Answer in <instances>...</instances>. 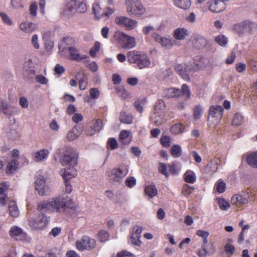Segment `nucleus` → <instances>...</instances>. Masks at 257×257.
<instances>
[{
	"label": "nucleus",
	"mask_w": 257,
	"mask_h": 257,
	"mask_svg": "<svg viewBox=\"0 0 257 257\" xmlns=\"http://www.w3.org/2000/svg\"><path fill=\"white\" fill-rule=\"evenodd\" d=\"M76 205L68 195L62 194L38 203L37 209L39 211L50 213L64 214L68 210H76Z\"/></svg>",
	"instance_id": "f257e3e1"
},
{
	"label": "nucleus",
	"mask_w": 257,
	"mask_h": 257,
	"mask_svg": "<svg viewBox=\"0 0 257 257\" xmlns=\"http://www.w3.org/2000/svg\"><path fill=\"white\" fill-rule=\"evenodd\" d=\"M128 173L127 165L122 164L118 167L112 169L107 172V176L110 181L113 183H120L122 179Z\"/></svg>",
	"instance_id": "f03ea898"
},
{
	"label": "nucleus",
	"mask_w": 257,
	"mask_h": 257,
	"mask_svg": "<svg viewBox=\"0 0 257 257\" xmlns=\"http://www.w3.org/2000/svg\"><path fill=\"white\" fill-rule=\"evenodd\" d=\"M198 68V65L194 62L178 64L175 67L179 74L186 81H189L190 79V76H192Z\"/></svg>",
	"instance_id": "7ed1b4c3"
},
{
	"label": "nucleus",
	"mask_w": 257,
	"mask_h": 257,
	"mask_svg": "<svg viewBox=\"0 0 257 257\" xmlns=\"http://www.w3.org/2000/svg\"><path fill=\"white\" fill-rule=\"evenodd\" d=\"M66 41L68 46L66 49L69 51L71 60L78 62L83 60L84 63L88 62L89 56L86 55L80 54L78 50L74 47L75 41L74 39L68 38L66 39Z\"/></svg>",
	"instance_id": "20e7f679"
},
{
	"label": "nucleus",
	"mask_w": 257,
	"mask_h": 257,
	"mask_svg": "<svg viewBox=\"0 0 257 257\" xmlns=\"http://www.w3.org/2000/svg\"><path fill=\"white\" fill-rule=\"evenodd\" d=\"M114 37L117 42L123 48L130 49L136 46V39L119 31L115 32Z\"/></svg>",
	"instance_id": "39448f33"
},
{
	"label": "nucleus",
	"mask_w": 257,
	"mask_h": 257,
	"mask_svg": "<svg viewBox=\"0 0 257 257\" xmlns=\"http://www.w3.org/2000/svg\"><path fill=\"white\" fill-rule=\"evenodd\" d=\"M88 9L85 0H66L65 10L71 13H85Z\"/></svg>",
	"instance_id": "423d86ee"
},
{
	"label": "nucleus",
	"mask_w": 257,
	"mask_h": 257,
	"mask_svg": "<svg viewBox=\"0 0 257 257\" xmlns=\"http://www.w3.org/2000/svg\"><path fill=\"white\" fill-rule=\"evenodd\" d=\"M256 27L255 23L246 20L234 24L233 26V30L239 36L242 37L247 33L252 34Z\"/></svg>",
	"instance_id": "0eeeda50"
},
{
	"label": "nucleus",
	"mask_w": 257,
	"mask_h": 257,
	"mask_svg": "<svg viewBox=\"0 0 257 257\" xmlns=\"http://www.w3.org/2000/svg\"><path fill=\"white\" fill-rule=\"evenodd\" d=\"M64 154L60 158L62 166H75L77 163V158L73 148L67 147L64 148Z\"/></svg>",
	"instance_id": "6e6552de"
},
{
	"label": "nucleus",
	"mask_w": 257,
	"mask_h": 257,
	"mask_svg": "<svg viewBox=\"0 0 257 257\" xmlns=\"http://www.w3.org/2000/svg\"><path fill=\"white\" fill-rule=\"evenodd\" d=\"M48 223L47 217L44 213H40L38 216H33L29 219L30 226L34 230L42 229L46 227Z\"/></svg>",
	"instance_id": "1a4fd4ad"
},
{
	"label": "nucleus",
	"mask_w": 257,
	"mask_h": 257,
	"mask_svg": "<svg viewBox=\"0 0 257 257\" xmlns=\"http://www.w3.org/2000/svg\"><path fill=\"white\" fill-rule=\"evenodd\" d=\"M126 10L128 13L141 16L145 12V9L139 0H126Z\"/></svg>",
	"instance_id": "9d476101"
},
{
	"label": "nucleus",
	"mask_w": 257,
	"mask_h": 257,
	"mask_svg": "<svg viewBox=\"0 0 257 257\" xmlns=\"http://www.w3.org/2000/svg\"><path fill=\"white\" fill-rule=\"evenodd\" d=\"M95 240L88 236H83L76 242V246L80 251L91 250L95 247Z\"/></svg>",
	"instance_id": "9b49d317"
},
{
	"label": "nucleus",
	"mask_w": 257,
	"mask_h": 257,
	"mask_svg": "<svg viewBox=\"0 0 257 257\" xmlns=\"http://www.w3.org/2000/svg\"><path fill=\"white\" fill-rule=\"evenodd\" d=\"M152 37L157 43L167 49H171L175 42L171 37L162 36L157 32H153L152 34Z\"/></svg>",
	"instance_id": "f8f14e48"
},
{
	"label": "nucleus",
	"mask_w": 257,
	"mask_h": 257,
	"mask_svg": "<svg viewBox=\"0 0 257 257\" xmlns=\"http://www.w3.org/2000/svg\"><path fill=\"white\" fill-rule=\"evenodd\" d=\"M223 107L220 105H211L209 110V118L212 119L211 121L214 125H217L222 118Z\"/></svg>",
	"instance_id": "ddd939ff"
},
{
	"label": "nucleus",
	"mask_w": 257,
	"mask_h": 257,
	"mask_svg": "<svg viewBox=\"0 0 257 257\" xmlns=\"http://www.w3.org/2000/svg\"><path fill=\"white\" fill-rule=\"evenodd\" d=\"M115 22L117 25L124 27L127 30L135 29L137 24L136 20L123 16L116 17Z\"/></svg>",
	"instance_id": "4468645a"
},
{
	"label": "nucleus",
	"mask_w": 257,
	"mask_h": 257,
	"mask_svg": "<svg viewBox=\"0 0 257 257\" xmlns=\"http://www.w3.org/2000/svg\"><path fill=\"white\" fill-rule=\"evenodd\" d=\"M249 196L247 193L242 192L234 195L231 198V203L238 207L247 204L249 202Z\"/></svg>",
	"instance_id": "2eb2a0df"
},
{
	"label": "nucleus",
	"mask_w": 257,
	"mask_h": 257,
	"mask_svg": "<svg viewBox=\"0 0 257 257\" xmlns=\"http://www.w3.org/2000/svg\"><path fill=\"white\" fill-rule=\"evenodd\" d=\"M9 235L15 240H21L26 238L27 234L20 227L14 225L11 227Z\"/></svg>",
	"instance_id": "dca6fc26"
},
{
	"label": "nucleus",
	"mask_w": 257,
	"mask_h": 257,
	"mask_svg": "<svg viewBox=\"0 0 257 257\" xmlns=\"http://www.w3.org/2000/svg\"><path fill=\"white\" fill-rule=\"evenodd\" d=\"M142 232V227L139 226H135L131 233L130 241L136 246H140L141 245L140 238Z\"/></svg>",
	"instance_id": "f3484780"
},
{
	"label": "nucleus",
	"mask_w": 257,
	"mask_h": 257,
	"mask_svg": "<svg viewBox=\"0 0 257 257\" xmlns=\"http://www.w3.org/2000/svg\"><path fill=\"white\" fill-rule=\"evenodd\" d=\"M35 189L41 196L45 194L46 192L48 190V187L46 183V179L44 177H38L35 181Z\"/></svg>",
	"instance_id": "a211bd4d"
},
{
	"label": "nucleus",
	"mask_w": 257,
	"mask_h": 257,
	"mask_svg": "<svg viewBox=\"0 0 257 257\" xmlns=\"http://www.w3.org/2000/svg\"><path fill=\"white\" fill-rule=\"evenodd\" d=\"M225 2L223 0L215 1L209 6V10L213 13H220L225 9Z\"/></svg>",
	"instance_id": "6ab92c4d"
},
{
	"label": "nucleus",
	"mask_w": 257,
	"mask_h": 257,
	"mask_svg": "<svg viewBox=\"0 0 257 257\" xmlns=\"http://www.w3.org/2000/svg\"><path fill=\"white\" fill-rule=\"evenodd\" d=\"M102 128V122L99 119L94 120L91 122L90 128L87 130L88 135L91 136L97 132H99Z\"/></svg>",
	"instance_id": "aec40b11"
},
{
	"label": "nucleus",
	"mask_w": 257,
	"mask_h": 257,
	"mask_svg": "<svg viewBox=\"0 0 257 257\" xmlns=\"http://www.w3.org/2000/svg\"><path fill=\"white\" fill-rule=\"evenodd\" d=\"M50 152L47 149H41L34 155V160L36 162H43L47 160Z\"/></svg>",
	"instance_id": "412c9836"
},
{
	"label": "nucleus",
	"mask_w": 257,
	"mask_h": 257,
	"mask_svg": "<svg viewBox=\"0 0 257 257\" xmlns=\"http://www.w3.org/2000/svg\"><path fill=\"white\" fill-rule=\"evenodd\" d=\"M151 64L150 59L148 55L145 53H142L137 64L138 68L141 69L149 68L151 66Z\"/></svg>",
	"instance_id": "4be33fe9"
},
{
	"label": "nucleus",
	"mask_w": 257,
	"mask_h": 257,
	"mask_svg": "<svg viewBox=\"0 0 257 257\" xmlns=\"http://www.w3.org/2000/svg\"><path fill=\"white\" fill-rule=\"evenodd\" d=\"M37 28V25L27 21L22 22L19 25L20 29L26 33H32Z\"/></svg>",
	"instance_id": "5701e85b"
},
{
	"label": "nucleus",
	"mask_w": 257,
	"mask_h": 257,
	"mask_svg": "<svg viewBox=\"0 0 257 257\" xmlns=\"http://www.w3.org/2000/svg\"><path fill=\"white\" fill-rule=\"evenodd\" d=\"M103 10L99 2H95L92 5V11L96 20L103 18Z\"/></svg>",
	"instance_id": "b1692460"
},
{
	"label": "nucleus",
	"mask_w": 257,
	"mask_h": 257,
	"mask_svg": "<svg viewBox=\"0 0 257 257\" xmlns=\"http://www.w3.org/2000/svg\"><path fill=\"white\" fill-rule=\"evenodd\" d=\"M142 53L137 51H131L127 53V59L131 64H137Z\"/></svg>",
	"instance_id": "393cba45"
},
{
	"label": "nucleus",
	"mask_w": 257,
	"mask_h": 257,
	"mask_svg": "<svg viewBox=\"0 0 257 257\" xmlns=\"http://www.w3.org/2000/svg\"><path fill=\"white\" fill-rule=\"evenodd\" d=\"M82 129L80 126L78 125L73 127L67 135V139L72 141L77 139L81 134Z\"/></svg>",
	"instance_id": "a878e982"
},
{
	"label": "nucleus",
	"mask_w": 257,
	"mask_h": 257,
	"mask_svg": "<svg viewBox=\"0 0 257 257\" xmlns=\"http://www.w3.org/2000/svg\"><path fill=\"white\" fill-rule=\"evenodd\" d=\"M14 107L9 105L7 102L1 100L0 101V110L5 115H11L14 113Z\"/></svg>",
	"instance_id": "bb28decb"
},
{
	"label": "nucleus",
	"mask_w": 257,
	"mask_h": 257,
	"mask_svg": "<svg viewBox=\"0 0 257 257\" xmlns=\"http://www.w3.org/2000/svg\"><path fill=\"white\" fill-rule=\"evenodd\" d=\"M188 35V31L184 28H178L174 30L173 33L174 38L178 40H184Z\"/></svg>",
	"instance_id": "cd10ccee"
},
{
	"label": "nucleus",
	"mask_w": 257,
	"mask_h": 257,
	"mask_svg": "<svg viewBox=\"0 0 257 257\" xmlns=\"http://www.w3.org/2000/svg\"><path fill=\"white\" fill-rule=\"evenodd\" d=\"M77 175V171L74 166H70L65 168L62 177L64 181H69L70 179Z\"/></svg>",
	"instance_id": "c85d7f7f"
},
{
	"label": "nucleus",
	"mask_w": 257,
	"mask_h": 257,
	"mask_svg": "<svg viewBox=\"0 0 257 257\" xmlns=\"http://www.w3.org/2000/svg\"><path fill=\"white\" fill-rule=\"evenodd\" d=\"M174 5L183 10H187L191 6V0H173Z\"/></svg>",
	"instance_id": "c756f323"
},
{
	"label": "nucleus",
	"mask_w": 257,
	"mask_h": 257,
	"mask_svg": "<svg viewBox=\"0 0 257 257\" xmlns=\"http://www.w3.org/2000/svg\"><path fill=\"white\" fill-rule=\"evenodd\" d=\"M181 90L175 88H169L164 90L163 95L167 98L176 97L181 96Z\"/></svg>",
	"instance_id": "7c9ffc66"
},
{
	"label": "nucleus",
	"mask_w": 257,
	"mask_h": 257,
	"mask_svg": "<svg viewBox=\"0 0 257 257\" xmlns=\"http://www.w3.org/2000/svg\"><path fill=\"white\" fill-rule=\"evenodd\" d=\"M164 112H155L152 115L150 120L152 123L155 124L156 125L161 124L164 121Z\"/></svg>",
	"instance_id": "2f4dec72"
},
{
	"label": "nucleus",
	"mask_w": 257,
	"mask_h": 257,
	"mask_svg": "<svg viewBox=\"0 0 257 257\" xmlns=\"http://www.w3.org/2000/svg\"><path fill=\"white\" fill-rule=\"evenodd\" d=\"M76 78L78 79L79 89L84 90L87 86V78L83 73L79 72L76 75Z\"/></svg>",
	"instance_id": "473e14b6"
},
{
	"label": "nucleus",
	"mask_w": 257,
	"mask_h": 257,
	"mask_svg": "<svg viewBox=\"0 0 257 257\" xmlns=\"http://www.w3.org/2000/svg\"><path fill=\"white\" fill-rule=\"evenodd\" d=\"M10 214L13 217H17L19 215V210L15 201H10L9 203Z\"/></svg>",
	"instance_id": "72a5a7b5"
},
{
	"label": "nucleus",
	"mask_w": 257,
	"mask_h": 257,
	"mask_svg": "<svg viewBox=\"0 0 257 257\" xmlns=\"http://www.w3.org/2000/svg\"><path fill=\"white\" fill-rule=\"evenodd\" d=\"M246 161L250 166L257 168V151L248 155L246 158Z\"/></svg>",
	"instance_id": "f704fd0d"
},
{
	"label": "nucleus",
	"mask_w": 257,
	"mask_h": 257,
	"mask_svg": "<svg viewBox=\"0 0 257 257\" xmlns=\"http://www.w3.org/2000/svg\"><path fill=\"white\" fill-rule=\"evenodd\" d=\"M185 181L186 183L193 184L196 180L195 173L191 170H187L184 175Z\"/></svg>",
	"instance_id": "c9c22d12"
},
{
	"label": "nucleus",
	"mask_w": 257,
	"mask_h": 257,
	"mask_svg": "<svg viewBox=\"0 0 257 257\" xmlns=\"http://www.w3.org/2000/svg\"><path fill=\"white\" fill-rule=\"evenodd\" d=\"M170 153L173 158H179L182 154L181 147L179 145H173L170 150Z\"/></svg>",
	"instance_id": "e433bc0d"
},
{
	"label": "nucleus",
	"mask_w": 257,
	"mask_h": 257,
	"mask_svg": "<svg viewBox=\"0 0 257 257\" xmlns=\"http://www.w3.org/2000/svg\"><path fill=\"white\" fill-rule=\"evenodd\" d=\"M24 69L26 71V75L33 74L35 73V70L33 67V63L31 59H29L24 64Z\"/></svg>",
	"instance_id": "4c0bfd02"
},
{
	"label": "nucleus",
	"mask_w": 257,
	"mask_h": 257,
	"mask_svg": "<svg viewBox=\"0 0 257 257\" xmlns=\"http://www.w3.org/2000/svg\"><path fill=\"white\" fill-rule=\"evenodd\" d=\"M145 192L146 195L153 198L157 194L158 190L154 184H151L146 186Z\"/></svg>",
	"instance_id": "58836bf2"
},
{
	"label": "nucleus",
	"mask_w": 257,
	"mask_h": 257,
	"mask_svg": "<svg viewBox=\"0 0 257 257\" xmlns=\"http://www.w3.org/2000/svg\"><path fill=\"white\" fill-rule=\"evenodd\" d=\"M89 96H87L86 101L89 102L91 99H97L100 95V92L96 88H91L89 89Z\"/></svg>",
	"instance_id": "ea45409f"
},
{
	"label": "nucleus",
	"mask_w": 257,
	"mask_h": 257,
	"mask_svg": "<svg viewBox=\"0 0 257 257\" xmlns=\"http://www.w3.org/2000/svg\"><path fill=\"white\" fill-rule=\"evenodd\" d=\"M147 102L146 98H139L136 100L135 102V106L136 109L140 112L143 111V106L145 105Z\"/></svg>",
	"instance_id": "a19ab883"
},
{
	"label": "nucleus",
	"mask_w": 257,
	"mask_h": 257,
	"mask_svg": "<svg viewBox=\"0 0 257 257\" xmlns=\"http://www.w3.org/2000/svg\"><path fill=\"white\" fill-rule=\"evenodd\" d=\"M19 166L18 162L16 160H13L9 162L7 166L6 171L7 173H12L14 172L18 168Z\"/></svg>",
	"instance_id": "79ce46f5"
},
{
	"label": "nucleus",
	"mask_w": 257,
	"mask_h": 257,
	"mask_svg": "<svg viewBox=\"0 0 257 257\" xmlns=\"http://www.w3.org/2000/svg\"><path fill=\"white\" fill-rule=\"evenodd\" d=\"M184 126L181 123H177L170 128V132L174 135H178L184 131Z\"/></svg>",
	"instance_id": "37998d69"
},
{
	"label": "nucleus",
	"mask_w": 257,
	"mask_h": 257,
	"mask_svg": "<svg viewBox=\"0 0 257 257\" xmlns=\"http://www.w3.org/2000/svg\"><path fill=\"white\" fill-rule=\"evenodd\" d=\"M120 119L123 123L131 124L133 122V117L131 114L122 112L120 114Z\"/></svg>",
	"instance_id": "c03bdc74"
},
{
	"label": "nucleus",
	"mask_w": 257,
	"mask_h": 257,
	"mask_svg": "<svg viewBox=\"0 0 257 257\" xmlns=\"http://www.w3.org/2000/svg\"><path fill=\"white\" fill-rule=\"evenodd\" d=\"M194 40L197 42V43H199L198 45H197L196 44H195L196 47H198V48L205 46L208 43L206 39L201 35H196L195 37Z\"/></svg>",
	"instance_id": "a18cd8bd"
},
{
	"label": "nucleus",
	"mask_w": 257,
	"mask_h": 257,
	"mask_svg": "<svg viewBox=\"0 0 257 257\" xmlns=\"http://www.w3.org/2000/svg\"><path fill=\"white\" fill-rule=\"evenodd\" d=\"M244 120V117L240 113H236L233 117L232 124L235 126H238L240 125Z\"/></svg>",
	"instance_id": "49530a36"
},
{
	"label": "nucleus",
	"mask_w": 257,
	"mask_h": 257,
	"mask_svg": "<svg viewBox=\"0 0 257 257\" xmlns=\"http://www.w3.org/2000/svg\"><path fill=\"white\" fill-rule=\"evenodd\" d=\"M165 107V103L162 99L158 100L154 106V112H164L163 109Z\"/></svg>",
	"instance_id": "de8ad7c7"
},
{
	"label": "nucleus",
	"mask_w": 257,
	"mask_h": 257,
	"mask_svg": "<svg viewBox=\"0 0 257 257\" xmlns=\"http://www.w3.org/2000/svg\"><path fill=\"white\" fill-rule=\"evenodd\" d=\"M214 250V248L206 247L205 245H202V248L198 251V255L201 257H205Z\"/></svg>",
	"instance_id": "09e8293b"
},
{
	"label": "nucleus",
	"mask_w": 257,
	"mask_h": 257,
	"mask_svg": "<svg viewBox=\"0 0 257 257\" xmlns=\"http://www.w3.org/2000/svg\"><path fill=\"white\" fill-rule=\"evenodd\" d=\"M203 111V107L200 105L196 106L194 109L193 112L194 118L195 119H199L202 115Z\"/></svg>",
	"instance_id": "8fccbe9b"
},
{
	"label": "nucleus",
	"mask_w": 257,
	"mask_h": 257,
	"mask_svg": "<svg viewBox=\"0 0 257 257\" xmlns=\"http://www.w3.org/2000/svg\"><path fill=\"white\" fill-rule=\"evenodd\" d=\"M215 40L220 46L223 47L225 46L228 42L227 37L223 35H220L216 37Z\"/></svg>",
	"instance_id": "3c124183"
},
{
	"label": "nucleus",
	"mask_w": 257,
	"mask_h": 257,
	"mask_svg": "<svg viewBox=\"0 0 257 257\" xmlns=\"http://www.w3.org/2000/svg\"><path fill=\"white\" fill-rule=\"evenodd\" d=\"M218 203L220 208L222 210H227L230 207L229 203L223 198H218Z\"/></svg>",
	"instance_id": "603ef678"
},
{
	"label": "nucleus",
	"mask_w": 257,
	"mask_h": 257,
	"mask_svg": "<svg viewBox=\"0 0 257 257\" xmlns=\"http://www.w3.org/2000/svg\"><path fill=\"white\" fill-rule=\"evenodd\" d=\"M216 190L219 193H223L226 189V184L221 180H219L215 185Z\"/></svg>",
	"instance_id": "864d4df0"
},
{
	"label": "nucleus",
	"mask_w": 257,
	"mask_h": 257,
	"mask_svg": "<svg viewBox=\"0 0 257 257\" xmlns=\"http://www.w3.org/2000/svg\"><path fill=\"white\" fill-rule=\"evenodd\" d=\"M0 16L3 21V22L8 25L12 26L13 24V21L9 17V16L4 12H1L0 13Z\"/></svg>",
	"instance_id": "5fc2aeb1"
},
{
	"label": "nucleus",
	"mask_w": 257,
	"mask_h": 257,
	"mask_svg": "<svg viewBox=\"0 0 257 257\" xmlns=\"http://www.w3.org/2000/svg\"><path fill=\"white\" fill-rule=\"evenodd\" d=\"M167 166L165 164L162 163L159 164V172L166 177H168L170 175L169 173L167 172Z\"/></svg>",
	"instance_id": "6e6d98bb"
},
{
	"label": "nucleus",
	"mask_w": 257,
	"mask_h": 257,
	"mask_svg": "<svg viewBox=\"0 0 257 257\" xmlns=\"http://www.w3.org/2000/svg\"><path fill=\"white\" fill-rule=\"evenodd\" d=\"M100 43L99 42H95L94 46L90 49L89 53L91 56L94 57L96 54L99 51L100 48Z\"/></svg>",
	"instance_id": "4d7b16f0"
},
{
	"label": "nucleus",
	"mask_w": 257,
	"mask_h": 257,
	"mask_svg": "<svg viewBox=\"0 0 257 257\" xmlns=\"http://www.w3.org/2000/svg\"><path fill=\"white\" fill-rule=\"evenodd\" d=\"M130 133L128 131L126 130H123L121 131L119 134V139L123 144H127L130 143V141L128 142H125V140L128 138Z\"/></svg>",
	"instance_id": "13d9d810"
},
{
	"label": "nucleus",
	"mask_w": 257,
	"mask_h": 257,
	"mask_svg": "<svg viewBox=\"0 0 257 257\" xmlns=\"http://www.w3.org/2000/svg\"><path fill=\"white\" fill-rule=\"evenodd\" d=\"M160 142L164 147L168 148L171 145V138L167 136H162L160 139Z\"/></svg>",
	"instance_id": "bf43d9fd"
},
{
	"label": "nucleus",
	"mask_w": 257,
	"mask_h": 257,
	"mask_svg": "<svg viewBox=\"0 0 257 257\" xmlns=\"http://www.w3.org/2000/svg\"><path fill=\"white\" fill-rule=\"evenodd\" d=\"M125 183L126 186L132 188L136 185L137 180L134 177H128L125 180Z\"/></svg>",
	"instance_id": "052dcab7"
},
{
	"label": "nucleus",
	"mask_w": 257,
	"mask_h": 257,
	"mask_svg": "<svg viewBox=\"0 0 257 257\" xmlns=\"http://www.w3.org/2000/svg\"><path fill=\"white\" fill-rule=\"evenodd\" d=\"M109 235L105 230H100L98 233L99 240L101 242H105L109 238Z\"/></svg>",
	"instance_id": "680f3d73"
},
{
	"label": "nucleus",
	"mask_w": 257,
	"mask_h": 257,
	"mask_svg": "<svg viewBox=\"0 0 257 257\" xmlns=\"http://www.w3.org/2000/svg\"><path fill=\"white\" fill-rule=\"evenodd\" d=\"M35 80L37 82L42 85H47L48 83V79L43 75H37L35 77Z\"/></svg>",
	"instance_id": "e2e57ef3"
},
{
	"label": "nucleus",
	"mask_w": 257,
	"mask_h": 257,
	"mask_svg": "<svg viewBox=\"0 0 257 257\" xmlns=\"http://www.w3.org/2000/svg\"><path fill=\"white\" fill-rule=\"evenodd\" d=\"M234 247L233 245L229 243H227L225 245V251L228 256L232 255L234 252Z\"/></svg>",
	"instance_id": "0e129e2a"
},
{
	"label": "nucleus",
	"mask_w": 257,
	"mask_h": 257,
	"mask_svg": "<svg viewBox=\"0 0 257 257\" xmlns=\"http://www.w3.org/2000/svg\"><path fill=\"white\" fill-rule=\"evenodd\" d=\"M31 44L35 49H39L40 48V44L38 41V36L37 34H34L32 36L31 39Z\"/></svg>",
	"instance_id": "69168bd1"
},
{
	"label": "nucleus",
	"mask_w": 257,
	"mask_h": 257,
	"mask_svg": "<svg viewBox=\"0 0 257 257\" xmlns=\"http://www.w3.org/2000/svg\"><path fill=\"white\" fill-rule=\"evenodd\" d=\"M11 4L14 9L17 10L21 9L24 7L22 0H12Z\"/></svg>",
	"instance_id": "338daca9"
},
{
	"label": "nucleus",
	"mask_w": 257,
	"mask_h": 257,
	"mask_svg": "<svg viewBox=\"0 0 257 257\" xmlns=\"http://www.w3.org/2000/svg\"><path fill=\"white\" fill-rule=\"evenodd\" d=\"M217 162L216 161H212L209 162L207 165V167L209 168L210 171L212 173H215L217 171Z\"/></svg>",
	"instance_id": "774afa93"
}]
</instances>
